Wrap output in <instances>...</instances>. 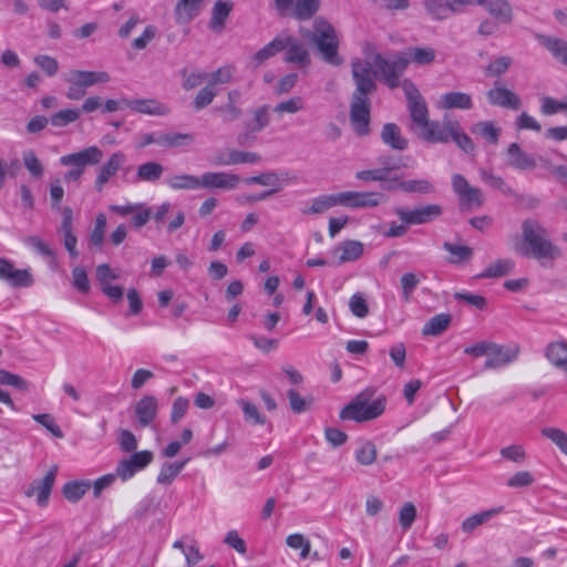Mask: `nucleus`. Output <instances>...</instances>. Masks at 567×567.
<instances>
[{"label":"nucleus","mask_w":567,"mask_h":567,"mask_svg":"<svg viewBox=\"0 0 567 567\" xmlns=\"http://www.w3.org/2000/svg\"><path fill=\"white\" fill-rule=\"evenodd\" d=\"M125 163V155L122 152L113 153L107 162L103 164L95 179V188L101 192L104 185L114 176Z\"/></svg>","instance_id":"19"},{"label":"nucleus","mask_w":567,"mask_h":567,"mask_svg":"<svg viewBox=\"0 0 567 567\" xmlns=\"http://www.w3.org/2000/svg\"><path fill=\"white\" fill-rule=\"evenodd\" d=\"M548 361L557 368H563L567 363V342H550L545 352Z\"/></svg>","instance_id":"34"},{"label":"nucleus","mask_w":567,"mask_h":567,"mask_svg":"<svg viewBox=\"0 0 567 567\" xmlns=\"http://www.w3.org/2000/svg\"><path fill=\"white\" fill-rule=\"evenodd\" d=\"M542 43L548 51L567 65V42L557 38L542 37Z\"/></svg>","instance_id":"45"},{"label":"nucleus","mask_w":567,"mask_h":567,"mask_svg":"<svg viewBox=\"0 0 567 567\" xmlns=\"http://www.w3.org/2000/svg\"><path fill=\"white\" fill-rule=\"evenodd\" d=\"M72 284L73 287L81 293H89L90 281L85 269L81 266H75L72 269Z\"/></svg>","instance_id":"57"},{"label":"nucleus","mask_w":567,"mask_h":567,"mask_svg":"<svg viewBox=\"0 0 567 567\" xmlns=\"http://www.w3.org/2000/svg\"><path fill=\"white\" fill-rule=\"evenodd\" d=\"M153 460L151 451L135 452L128 458L122 460L116 467V475L126 481L134 476L137 471L145 468Z\"/></svg>","instance_id":"13"},{"label":"nucleus","mask_w":567,"mask_h":567,"mask_svg":"<svg viewBox=\"0 0 567 567\" xmlns=\"http://www.w3.org/2000/svg\"><path fill=\"white\" fill-rule=\"evenodd\" d=\"M542 434L555 443L567 455V434L557 427H544Z\"/></svg>","instance_id":"58"},{"label":"nucleus","mask_w":567,"mask_h":567,"mask_svg":"<svg viewBox=\"0 0 567 567\" xmlns=\"http://www.w3.org/2000/svg\"><path fill=\"white\" fill-rule=\"evenodd\" d=\"M68 83H73L81 86L83 90L93 86L96 83H106L110 81V75L106 72L93 71H71L64 79Z\"/></svg>","instance_id":"21"},{"label":"nucleus","mask_w":567,"mask_h":567,"mask_svg":"<svg viewBox=\"0 0 567 567\" xmlns=\"http://www.w3.org/2000/svg\"><path fill=\"white\" fill-rule=\"evenodd\" d=\"M487 100L492 105H496L499 107L511 109V110H519L522 106V101L519 96L507 87L501 85V82H495L493 89L488 90Z\"/></svg>","instance_id":"15"},{"label":"nucleus","mask_w":567,"mask_h":567,"mask_svg":"<svg viewBox=\"0 0 567 567\" xmlns=\"http://www.w3.org/2000/svg\"><path fill=\"white\" fill-rule=\"evenodd\" d=\"M103 158V151L97 146H90L80 152L64 155L60 158L62 166H70L71 169L64 174L65 182H75L84 173L87 165H96Z\"/></svg>","instance_id":"5"},{"label":"nucleus","mask_w":567,"mask_h":567,"mask_svg":"<svg viewBox=\"0 0 567 567\" xmlns=\"http://www.w3.org/2000/svg\"><path fill=\"white\" fill-rule=\"evenodd\" d=\"M412 53H401L392 59H384L377 53L373 58V65L381 72L384 82L390 87H396L400 84V76L406 69Z\"/></svg>","instance_id":"8"},{"label":"nucleus","mask_w":567,"mask_h":567,"mask_svg":"<svg viewBox=\"0 0 567 567\" xmlns=\"http://www.w3.org/2000/svg\"><path fill=\"white\" fill-rule=\"evenodd\" d=\"M293 178L290 177L289 173H284L281 177L276 172H266L256 176H250L244 179L248 185L257 184L261 186H271L270 190L274 194L281 190L282 187L290 183Z\"/></svg>","instance_id":"23"},{"label":"nucleus","mask_w":567,"mask_h":567,"mask_svg":"<svg viewBox=\"0 0 567 567\" xmlns=\"http://www.w3.org/2000/svg\"><path fill=\"white\" fill-rule=\"evenodd\" d=\"M23 243L44 257L55 258V251L39 236H28Z\"/></svg>","instance_id":"60"},{"label":"nucleus","mask_w":567,"mask_h":567,"mask_svg":"<svg viewBox=\"0 0 567 567\" xmlns=\"http://www.w3.org/2000/svg\"><path fill=\"white\" fill-rule=\"evenodd\" d=\"M480 175L482 181L485 182L492 188L498 189L499 192L508 196L515 195L513 188L508 186L507 183L501 176H496L485 169H481Z\"/></svg>","instance_id":"49"},{"label":"nucleus","mask_w":567,"mask_h":567,"mask_svg":"<svg viewBox=\"0 0 567 567\" xmlns=\"http://www.w3.org/2000/svg\"><path fill=\"white\" fill-rule=\"evenodd\" d=\"M158 412L157 399L154 395H144L134 405V414L141 427L153 423Z\"/></svg>","instance_id":"18"},{"label":"nucleus","mask_w":567,"mask_h":567,"mask_svg":"<svg viewBox=\"0 0 567 567\" xmlns=\"http://www.w3.org/2000/svg\"><path fill=\"white\" fill-rule=\"evenodd\" d=\"M354 456L359 464L369 466L377 460V447L371 441H364L355 450Z\"/></svg>","instance_id":"44"},{"label":"nucleus","mask_w":567,"mask_h":567,"mask_svg":"<svg viewBox=\"0 0 567 567\" xmlns=\"http://www.w3.org/2000/svg\"><path fill=\"white\" fill-rule=\"evenodd\" d=\"M187 462L188 458L175 463L163 464L157 476V483L164 485L171 484L175 480V477L182 472Z\"/></svg>","instance_id":"39"},{"label":"nucleus","mask_w":567,"mask_h":567,"mask_svg":"<svg viewBox=\"0 0 567 567\" xmlns=\"http://www.w3.org/2000/svg\"><path fill=\"white\" fill-rule=\"evenodd\" d=\"M507 165L519 171H533L536 166V159L524 152L517 143H512L506 151Z\"/></svg>","instance_id":"20"},{"label":"nucleus","mask_w":567,"mask_h":567,"mask_svg":"<svg viewBox=\"0 0 567 567\" xmlns=\"http://www.w3.org/2000/svg\"><path fill=\"white\" fill-rule=\"evenodd\" d=\"M287 396L289 399L290 409L296 414H300L307 411L312 402L311 398H309L308 400L303 399L293 389L288 390Z\"/></svg>","instance_id":"59"},{"label":"nucleus","mask_w":567,"mask_h":567,"mask_svg":"<svg viewBox=\"0 0 567 567\" xmlns=\"http://www.w3.org/2000/svg\"><path fill=\"white\" fill-rule=\"evenodd\" d=\"M320 8V0H295L288 14L300 21L311 19Z\"/></svg>","instance_id":"30"},{"label":"nucleus","mask_w":567,"mask_h":567,"mask_svg":"<svg viewBox=\"0 0 567 567\" xmlns=\"http://www.w3.org/2000/svg\"><path fill=\"white\" fill-rule=\"evenodd\" d=\"M282 51L281 33L276 35L269 43L258 50L252 56L256 66L264 64L268 59Z\"/></svg>","instance_id":"36"},{"label":"nucleus","mask_w":567,"mask_h":567,"mask_svg":"<svg viewBox=\"0 0 567 567\" xmlns=\"http://www.w3.org/2000/svg\"><path fill=\"white\" fill-rule=\"evenodd\" d=\"M444 248L450 252L452 264H461L468 260L473 255V249L468 246H458L450 243L444 244Z\"/></svg>","instance_id":"52"},{"label":"nucleus","mask_w":567,"mask_h":567,"mask_svg":"<svg viewBox=\"0 0 567 567\" xmlns=\"http://www.w3.org/2000/svg\"><path fill=\"white\" fill-rule=\"evenodd\" d=\"M492 348L493 349H491L488 358L484 363L485 369H498L504 367L515 361L520 351L518 344H514L511 348H504L503 346L492 342Z\"/></svg>","instance_id":"16"},{"label":"nucleus","mask_w":567,"mask_h":567,"mask_svg":"<svg viewBox=\"0 0 567 567\" xmlns=\"http://www.w3.org/2000/svg\"><path fill=\"white\" fill-rule=\"evenodd\" d=\"M233 7L234 4L231 1L217 0L212 9L209 29L216 33H220L225 28V23L233 10Z\"/></svg>","instance_id":"26"},{"label":"nucleus","mask_w":567,"mask_h":567,"mask_svg":"<svg viewBox=\"0 0 567 567\" xmlns=\"http://www.w3.org/2000/svg\"><path fill=\"white\" fill-rule=\"evenodd\" d=\"M194 142V136L189 133L168 132L158 134L157 144L167 148L182 147Z\"/></svg>","instance_id":"31"},{"label":"nucleus","mask_w":567,"mask_h":567,"mask_svg":"<svg viewBox=\"0 0 567 567\" xmlns=\"http://www.w3.org/2000/svg\"><path fill=\"white\" fill-rule=\"evenodd\" d=\"M309 39L326 63L333 66L342 64L343 60L339 55L340 38L331 23L322 18L316 19Z\"/></svg>","instance_id":"4"},{"label":"nucleus","mask_w":567,"mask_h":567,"mask_svg":"<svg viewBox=\"0 0 567 567\" xmlns=\"http://www.w3.org/2000/svg\"><path fill=\"white\" fill-rule=\"evenodd\" d=\"M167 185L174 190H194L202 188L200 177L182 174L166 179Z\"/></svg>","instance_id":"33"},{"label":"nucleus","mask_w":567,"mask_h":567,"mask_svg":"<svg viewBox=\"0 0 567 567\" xmlns=\"http://www.w3.org/2000/svg\"><path fill=\"white\" fill-rule=\"evenodd\" d=\"M452 189L462 212H474L484 206L485 196L481 188L472 186L461 174L452 176Z\"/></svg>","instance_id":"7"},{"label":"nucleus","mask_w":567,"mask_h":567,"mask_svg":"<svg viewBox=\"0 0 567 567\" xmlns=\"http://www.w3.org/2000/svg\"><path fill=\"white\" fill-rule=\"evenodd\" d=\"M514 261L512 259H497L489 264V266L476 276L478 279L485 278H499L511 274L514 269Z\"/></svg>","instance_id":"32"},{"label":"nucleus","mask_w":567,"mask_h":567,"mask_svg":"<svg viewBox=\"0 0 567 567\" xmlns=\"http://www.w3.org/2000/svg\"><path fill=\"white\" fill-rule=\"evenodd\" d=\"M452 322L451 313H440L427 321V336H441Z\"/></svg>","instance_id":"47"},{"label":"nucleus","mask_w":567,"mask_h":567,"mask_svg":"<svg viewBox=\"0 0 567 567\" xmlns=\"http://www.w3.org/2000/svg\"><path fill=\"white\" fill-rule=\"evenodd\" d=\"M260 161L261 157L257 153L230 150L227 153V161H223V163L225 166H229L236 164H256Z\"/></svg>","instance_id":"41"},{"label":"nucleus","mask_w":567,"mask_h":567,"mask_svg":"<svg viewBox=\"0 0 567 567\" xmlns=\"http://www.w3.org/2000/svg\"><path fill=\"white\" fill-rule=\"evenodd\" d=\"M218 94V90L212 84L207 83L202 87L193 100V107L195 111H200L210 105Z\"/></svg>","instance_id":"43"},{"label":"nucleus","mask_w":567,"mask_h":567,"mask_svg":"<svg viewBox=\"0 0 567 567\" xmlns=\"http://www.w3.org/2000/svg\"><path fill=\"white\" fill-rule=\"evenodd\" d=\"M402 87L408 100L410 112L409 130L419 138L425 140V105L419 90L409 80H404Z\"/></svg>","instance_id":"6"},{"label":"nucleus","mask_w":567,"mask_h":567,"mask_svg":"<svg viewBox=\"0 0 567 567\" xmlns=\"http://www.w3.org/2000/svg\"><path fill=\"white\" fill-rule=\"evenodd\" d=\"M203 0H179L175 7V18L178 24H187L198 16Z\"/></svg>","instance_id":"27"},{"label":"nucleus","mask_w":567,"mask_h":567,"mask_svg":"<svg viewBox=\"0 0 567 567\" xmlns=\"http://www.w3.org/2000/svg\"><path fill=\"white\" fill-rule=\"evenodd\" d=\"M234 66L226 65L217 69L216 71L208 73V82L214 87L218 84H227L231 81L234 75Z\"/></svg>","instance_id":"56"},{"label":"nucleus","mask_w":567,"mask_h":567,"mask_svg":"<svg viewBox=\"0 0 567 567\" xmlns=\"http://www.w3.org/2000/svg\"><path fill=\"white\" fill-rule=\"evenodd\" d=\"M439 110H471L473 107L472 96L464 92H449L435 101Z\"/></svg>","instance_id":"22"},{"label":"nucleus","mask_w":567,"mask_h":567,"mask_svg":"<svg viewBox=\"0 0 567 567\" xmlns=\"http://www.w3.org/2000/svg\"><path fill=\"white\" fill-rule=\"evenodd\" d=\"M339 204V194L320 195L311 200V205L302 209L303 215H318Z\"/></svg>","instance_id":"29"},{"label":"nucleus","mask_w":567,"mask_h":567,"mask_svg":"<svg viewBox=\"0 0 567 567\" xmlns=\"http://www.w3.org/2000/svg\"><path fill=\"white\" fill-rule=\"evenodd\" d=\"M338 194L340 206L350 209L377 207L385 199V196L383 194L375 192L347 190Z\"/></svg>","instance_id":"10"},{"label":"nucleus","mask_w":567,"mask_h":567,"mask_svg":"<svg viewBox=\"0 0 567 567\" xmlns=\"http://www.w3.org/2000/svg\"><path fill=\"white\" fill-rule=\"evenodd\" d=\"M124 105L133 112L147 115H166L169 112L165 104L154 99L124 100Z\"/></svg>","instance_id":"24"},{"label":"nucleus","mask_w":567,"mask_h":567,"mask_svg":"<svg viewBox=\"0 0 567 567\" xmlns=\"http://www.w3.org/2000/svg\"><path fill=\"white\" fill-rule=\"evenodd\" d=\"M389 355L393 362V364L399 369L403 370L405 368L406 361V349L404 343L398 342L390 347Z\"/></svg>","instance_id":"63"},{"label":"nucleus","mask_w":567,"mask_h":567,"mask_svg":"<svg viewBox=\"0 0 567 567\" xmlns=\"http://www.w3.org/2000/svg\"><path fill=\"white\" fill-rule=\"evenodd\" d=\"M475 2L503 23H509L513 19L512 8L506 0H475Z\"/></svg>","instance_id":"28"},{"label":"nucleus","mask_w":567,"mask_h":567,"mask_svg":"<svg viewBox=\"0 0 567 567\" xmlns=\"http://www.w3.org/2000/svg\"><path fill=\"white\" fill-rule=\"evenodd\" d=\"M286 544L293 549H300V557L307 558L310 554L311 544L302 534H291L286 538Z\"/></svg>","instance_id":"55"},{"label":"nucleus","mask_w":567,"mask_h":567,"mask_svg":"<svg viewBox=\"0 0 567 567\" xmlns=\"http://www.w3.org/2000/svg\"><path fill=\"white\" fill-rule=\"evenodd\" d=\"M89 481H71L64 484L62 488L63 496L72 503L79 502L90 489Z\"/></svg>","instance_id":"37"},{"label":"nucleus","mask_w":567,"mask_h":567,"mask_svg":"<svg viewBox=\"0 0 567 567\" xmlns=\"http://www.w3.org/2000/svg\"><path fill=\"white\" fill-rule=\"evenodd\" d=\"M394 213L400 217L405 226L420 225L425 223V207L413 210H408L403 207H396Z\"/></svg>","instance_id":"48"},{"label":"nucleus","mask_w":567,"mask_h":567,"mask_svg":"<svg viewBox=\"0 0 567 567\" xmlns=\"http://www.w3.org/2000/svg\"><path fill=\"white\" fill-rule=\"evenodd\" d=\"M523 239L529 246L519 247L517 250L520 255L535 259H550L554 260L561 256L559 247L554 245L547 237V230L534 219H526L522 224Z\"/></svg>","instance_id":"3"},{"label":"nucleus","mask_w":567,"mask_h":567,"mask_svg":"<svg viewBox=\"0 0 567 567\" xmlns=\"http://www.w3.org/2000/svg\"><path fill=\"white\" fill-rule=\"evenodd\" d=\"M0 280L9 282L16 288H27L34 282L29 269H17L13 262L6 258H0Z\"/></svg>","instance_id":"12"},{"label":"nucleus","mask_w":567,"mask_h":567,"mask_svg":"<svg viewBox=\"0 0 567 567\" xmlns=\"http://www.w3.org/2000/svg\"><path fill=\"white\" fill-rule=\"evenodd\" d=\"M182 78L184 79L183 89L190 91L199 86L205 81L208 82V73L204 71L188 72L186 69L181 71Z\"/></svg>","instance_id":"51"},{"label":"nucleus","mask_w":567,"mask_h":567,"mask_svg":"<svg viewBox=\"0 0 567 567\" xmlns=\"http://www.w3.org/2000/svg\"><path fill=\"white\" fill-rule=\"evenodd\" d=\"M34 63L48 75V76H53L58 73L59 71V62L56 61V59L50 56V55H45V54H40V55H37L34 58Z\"/></svg>","instance_id":"62"},{"label":"nucleus","mask_w":567,"mask_h":567,"mask_svg":"<svg viewBox=\"0 0 567 567\" xmlns=\"http://www.w3.org/2000/svg\"><path fill=\"white\" fill-rule=\"evenodd\" d=\"M80 111L76 109H65L56 112L50 117V123L55 127H64L70 123L78 121Z\"/></svg>","instance_id":"50"},{"label":"nucleus","mask_w":567,"mask_h":567,"mask_svg":"<svg viewBox=\"0 0 567 567\" xmlns=\"http://www.w3.org/2000/svg\"><path fill=\"white\" fill-rule=\"evenodd\" d=\"M380 137L386 146L394 151L402 152L408 148V140L402 136L401 128L395 123L384 124Z\"/></svg>","instance_id":"25"},{"label":"nucleus","mask_w":567,"mask_h":567,"mask_svg":"<svg viewBox=\"0 0 567 567\" xmlns=\"http://www.w3.org/2000/svg\"><path fill=\"white\" fill-rule=\"evenodd\" d=\"M284 61L297 65L300 69L308 68L311 63L310 54L303 43L293 35L282 32Z\"/></svg>","instance_id":"11"},{"label":"nucleus","mask_w":567,"mask_h":567,"mask_svg":"<svg viewBox=\"0 0 567 567\" xmlns=\"http://www.w3.org/2000/svg\"><path fill=\"white\" fill-rule=\"evenodd\" d=\"M349 307L353 316L358 318H365L369 313V307L364 297L361 293H354L349 301Z\"/></svg>","instance_id":"64"},{"label":"nucleus","mask_w":567,"mask_h":567,"mask_svg":"<svg viewBox=\"0 0 567 567\" xmlns=\"http://www.w3.org/2000/svg\"><path fill=\"white\" fill-rule=\"evenodd\" d=\"M340 262H349L359 259L363 254V245L357 240H346L340 244Z\"/></svg>","instance_id":"40"},{"label":"nucleus","mask_w":567,"mask_h":567,"mask_svg":"<svg viewBox=\"0 0 567 567\" xmlns=\"http://www.w3.org/2000/svg\"><path fill=\"white\" fill-rule=\"evenodd\" d=\"M58 465H52L41 478L33 480L24 491L27 497H35L40 507H47L58 475Z\"/></svg>","instance_id":"9"},{"label":"nucleus","mask_w":567,"mask_h":567,"mask_svg":"<svg viewBox=\"0 0 567 567\" xmlns=\"http://www.w3.org/2000/svg\"><path fill=\"white\" fill-rule=\"evenodd\" d=\"M567 110V97L563 101H557L553 97L546 96L542 100L540 111L544 115H553L558 112H566Z\"/></svg>","instance_id":"61"},{"label":"nucleus","mask_w":567,"mask_h":567,"mask_svg":"<svg viewBox=\"0 0 567 567\" xmlns=\"http://www.w3.org/2000/svg\"><path fill=\"white\" fill-rule=\"evenodd\" d=\"M22 159L24 167L32 176L39 178L43 175V165L33 151L23 152Z\"/></svg>","instance_id":"54"},{"label":"nucleus","mask_w":567,"mask_h":567,"mask_svg":"<svg viewBox=\"0 0 567 567\" xmlns=\"http://www.w3.org/2000/svg\"><path fill=\"white\" fill-rule=\"evenodd\" d=\"M377 389L368 386L359 392L339 414L343 421H355L359 423L378 419L385 411L386 398L375 396Z\"/></svg>","instance_id":"2"},{"label":"nucleus","mask_w":567,"mask_h":567,"mask_svg":"<svg viewBox=\"0 0 567 567\" xmlns=\"http://www.w3.org/2000/svg\"><path fill=\"white\" fill-rule=\"evenodd\" d=\"M471 132L475 135L482 136L493 145L498 143L501 135V128L495 126L491 121H482L473 124Z\"/></svg>","instance_id":"35"},{"label":"nucleus","mask_w":567,"mask_h":567,"mask_svg":"<svg viewBox=\"0 0 567 567\" xmlns=\"http://www.w3.org/2000/svg\"><path fill=\"white\" fill-rule=\"evenodd\" d=\"M351 66L355 89L351 96L350 122L353 131L359 136H364L370 133V94L375 91L377 85L373 80L372 63L353 59Z\"/></svg>","instance_id":"1"},{"label":"nucleus","mask_w":567,"mask_h":567,"mask_svg":"<svg viewBox=\"0 0 567 567\" xmlns=\"http://www.w3.org/2000/svg\"><path fill=\"white\" fill-rule=\"evenodd\" d=\"M305 109V102L301 96H292L286 101L279 102L275 107L274 112L277 114L289 113L296 114Z\"/></svg>","instance_id":"53"},{"label":"nucleus","mask_w":567,"mask_h":567,"mask_svg":"<svg viewBox=\"0 0 567 567\" xmlns=\"http://www.w3.org/2000/svg\"><path fill=\"white\" fill-rule=\"evenodd\" d=\"M240 183V177L226 172H206L200 176L202 188L235 189Z\"/></svg>","instance_id":"17"},{"label":"nucleus","mask_w":567,"mask_h":567,"mask_svg":"<svg viewBox=\"0 0 567 567\" xmlns=\"http://www.w3.org/2000/svg\"><path fill=\"white\" fill-rule=\"evenodd\" d=\"M395 167L396 166H383L375 169L360 171L355 174V178L364 182H384L390 179V173H392Z\"/></svg>","instance_id":"46"},{"label":"nucleus","mask_w":567,"mask_h":567,"mask_svg":"<svg viewBox=\"0 0 567 567\" xmlns=\"http://www.w3.org/2000/svg\"><path fill=\"white\" fill-rule=\"evenodd\" d=\"M164 172L162 164L157 162H147L137 167L136 177L143 182H156Z\"/></svg>","instance_id":"38"},{"label":"nucleus","mask_w":567,"mask_h":567,"mask_svg":"<svg viewBox=\"0 0 567 567\" xmlns=\"http://www.w3.org/2000/svg\"><path fill=\"white\" fill-rule=\"evenodd\" d=\"M501 509L493 508L488 511H484L477 514H474L470 517H467L462 523V529L465 533H472L476 527L483 525L484 523L488 522L494 515L498 514Z\"/></svg>","instance_id":"42"},{"label":"nucleus","mask_w":567,"mask_h":567,"mask_svg":"<svg viewBox=\"0 0 567 567\" xmlns=\"http://www.w3.org/2000/svg\"><path fill=\"white\" fill-rule=\"evenodd\" d=\"M458 128L455 120L431 121L427 118V143L446 144L451 141L453 133Z\"/></svg>","instance_id":"14"}]
</instances>
